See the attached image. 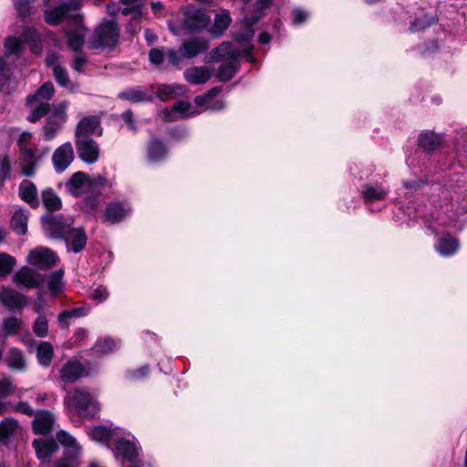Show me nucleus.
<instances>
[{"mask_svg": "<svg viewBox=\"0 0 467 467\" xmlns=\"http://www.w3.org/2000/svg\"><path fill=\"white\" fill-rule=\"evenodd\" d=\"M68 107L67 101H62L53 107V115L58 118L60 121H64L66 119V110Z\"/></svg>", "mask_w": 467, "mask_h": 467, "instance_id": "nucleus-60", "label": "nucleus"}, {"mask_svg": "<svg viewBox=\"0 0 467 467\" xmlns=\"http://www.w3.org/2000/svg\"><path fill=\"white\" fill-rule=\"evenodd\" d=\"M209 47L208 40L201 37H196L185 41L180 47L182 56L186 58H192L198 54L204 52Z\"/></svg>", "mask_w": 467, "mask_h": 467, "instance_id": "nucleus-21", "label": "nucleus"}, {"mask_svg": "<svg viewBox=\"0 0 467 467\" xmlns=\"http://www.w3.org/2000/svg\"><path fill=\"white\" fill-rule=\"evenodd\" d=\"M182 16L183 20V28L194 31L201 30L208 26L210 23V16L204 9L195 6H185L182 8Z\"/></svg>", "mask_w": 467, "mask_h": 467, "instance_id": "nucleus-7", "label": "nucleus"}, {"mask_svg": "<svg viewBox=\"0 0 467 467\" xmlns=\"http://www.w3.org/2000/svg\"><path fill=\"white\" fill-rule=\"evenodd\" d=\"M64 406L68 413L87 419L93 418L100 410L95 395L83 388L68 391L64 398Z\"/></svg>", "mask_w": 467, "mask_h": 467, "instance_id": "nucleus-1", "label": "nucleus"}, {"mask_svg": "<svg viewBox=\"0 0 467 467\" xmlns=\"http://www.w3.org/2000/svg\"><path fill=\"white\" fill-rule=\"evenodd\" d=\"M67 188L74 196L90 192L89 176L82 171L74 173L67 183Z\"/></svg>", "mask_w": 467, "mask_h": 467, "instance_id": "nucleus-16", "label": "nucleus"}, {"mask_svg": "<svg viewBox=\"0 0 467 467\" xmlns=\"http://www.w3.org/2000/svg\"><path fill=\"white\" fill-rule=\"evenodd\" d=\"M293 21L295 25H301L308 16V14L302 9L296 8L293 11Z\"/></svg>", "mask_w": 467, "mask_h": 467, "instance_id": "nucleus-62", "label": "nucleus"}, {"mask_svg": "<svg viewBox=\"0 0 467 467\" xmlns=\"http://www.w3.org/2000/svg\"><path fill=\"white\" fill-rule=\"evenodd\" d=\"M43 223L47 234L53 238H64L72 228L71 223L65 222L60 216H46Z\"/></svg>", "mask_w": 467, "mask_h": 467, "instance_id": "nucleus-10", "label": "nucleus"}, {"mask_svg": "<svg viewBox=\"0 0 467 467\" xmlns=\"http://www.w3.org/2000/svg\"><path fill=\"white\" fill-rule=\"evenodd\" d=\"M98 133L101 135L100 121L95 116L85 117L78 124L76 138H89L90 135Z\"/></svg>", "mask_w": 467, "mask_h": 467, "instance_id": "nucleus-18", "label": "nucleus"}, {"mask_svg": "<svg viewBox=\"0 0 467 467\" xmlns=\"http://www.w3.org/2000/svg\"><path fill=\"white\" fill-rule=\"evenodd\" d=\"M57 256L54 252L44 247L30 251L26 257L28 264L39 269L50 268L57 264Z\"/></svg>", "mask_w": 467, "mask_h": 467, "instance_id": "nucleus-8", "label": "nucleus"}, {"mask_svg": "<svg viewBox=\"0 0 467 467\" xmlns=\"http://www.w3.org/2000/svg\"><path fill=\"white\" fill-rule=\"evenodd\" d=\"M23 40L9 36L5 41V56L19 55L23 49Z\"/></svg>", "mask_w": 467, "mask_h": 467, "instance_id": "nucleus-45", "label": "nucleus"}, {"mask_svg": "<svg viewBox=\"0 0 467 467\" xmlns=\"http://www.w3.org/2000/svg\"><path fill=\"white\" fill-rule=\"evenodd\" d=\"M198 114V111L193 110L192 105L187 101L176 102L172 109H165L161 112L162 119L165 121H175L181 118L192 117Z\"/></svg>", "mask_w": 467, "mask_h": 467, "instance_id": "nucleus-13", "label": "nucleus"}, {"mask_svg": "<svg viewBox=\"0 0 467 467\" xmlns=\"http://www.w3.org/2000/svg\"><path fill=\"white\" fill-rule=\"evenodd\" d=\"M116 348V342L111 338L99 340L94 346V349L99 354H108Z\"/></svg>", "mask_w": 467, "mask_h": 467, "instance_id": "nucleus-50", "label": "nucleus"}, {"mask_svg": "<svg viewBox=\"0 0 467 467\" xmlns=\"http://www.w3.org/2000/svg\"><path fill=\"white\" fill-rule=\"evenodd\" d=\"M74 151L72 145L67 142L58 147L53 153L52 161L56 171L63 172L72 162Z\"/></svg>", "mask_w": 467, "mask_h": 467, "instance_id": "nucleus-12", "label": "nucleus"}, {"mask_svg": "<svg viewBox=\"0 0 467 467\" xmlns=\"http://www.w3.org/2000/svg\"><path fill=\"white\" fill-rule=\"evenodd\" d=\"M19 196L32 208H37L40 204L37 188L31 181L25 180L20 183Z\"/></svg>", "mask_w": 467, "mask_h": 467, "instance_id": "nucleus-23", "label": "nucleus"}, {"mask_svg": "<svg viewBox=\"0 0 467 467\" xmlns=\"http://www.w3.org/2000/svg\"><path fill=\"white\" fill-rule=\"evenodd\" d=\"M6 363L9 368L16 370H23L26 368V361L22 350L16 348L8 349L5 358Z\"/></svg>", "mask_w": 467, "mask_h": 467, "instance_id": "nucleus-31", "label": "nucleus"}, {"mask_svg": "<svg viewBox=\"0 0 467 467\" xmlns=\"http://www.w3.org/2000/svg\"><path fill=\"white\" fill-rule=\"evenodd\" d=\"M119 97L122 99L129 100L133 103L149 101L151 99V93L141 88H130L119 93Z\"/></svg>", "mask_w": 467, "mask_h": 467, "instance_id": "nucleus-29", "label": "nucleus"}, {"mask_svg": "<svg viewBox=\"0 0 467 467\" xmlns=\"http://www.w3.org/2000/svg\"><path fill=\"white\" fill-rule=\"evenodd\" d=\"M389 191L381 184H365L361 190V195L366 202L381 201L386 198Z\"/></svg>", "mask_w": 467, "mask_h": 467, "instance_id": "nucleus-26", "label": "nucleus"}, {"mask_svg": "<svg viewBox=\"0 0 467 467\" xmlns=\"http://www.w3.org/2000/svg\"><path fill=\"white\" fill-rule=\"evenodd\" d=\"M20 431L19 423L12 419L7 418L0 423V442H6L9 437L16 435Z\"/></svg>", "mask_w": 467, "mask_h": 467, "instance_id": "nucleus-34", "label": "nucleus"}, {"mask_svg": "<svg viewBox=\"0 0 467 467\" xmlns=\"http://www.w3.org/2000/svg\"><path fill=\"white\" fill-rule=\"evenodd\" d=\"M89 182H90V192H99V190L102 187L109 185L108 179L102 175L89 177Z\"/></svg>", "mask_w": 467, "mask_h": 467, "instance_id": "nucleus-54", "label": "nucleus"}, {"mask_svg": "<svg viewBox=\"0 0 467 467\" xmlns=\"http://www.w3.org/2000/svg\"><path fill=\"white\" fill-rule=\"evenodd\" d=\"M74 26H76V29L67 33V42L68 46L74 51L80 52L79 49L84 44L85 28L82 25V20L80 21V24Z\"/></svg>", "mask_w": 467, "mask_h": 467, "instance_id": "nucleus-32", "label": "nucleus"}, {"mask_svg": "<svg viewBox=\"0 0 467 467\" xmlns=\"http://www.w3.org/2000/svg\"><path fill=\"white\" fill-rule=\"evenodd\" d=\"M76 147L79 158L86 163H94L99 157V147L90 138H76Z\"/></svg>", "mask_w": 467, "mask_h": 467, "instance_id": "nucleus-9", "label": "nucleus"}, {"mask_svg": "<svg viewBox=\"0 0 467 467\" xmlns=\"http://www.w3.org/2000/svg\"><path fill=\"white\" fill-rule=\"evenodd\" d=\"M42 201L49 212L57 211L61 208L62 203L58 195L53 189L47 188L42 192Z\"/></svg>", "mask_w": 467, "mask_h": 467, "instance_id": "nucleus-39", "label": "nucleus"}, {"mask_svg": "<svg viewBox=\"0 0 467 467\" xmlns=\"http://www.w3.org/2000/svg\"><path fill=\"white\" fill-rule=\"evenodd\" d=\"M36 0H14V5L21 16L30 13L31 5Z\"/></svg>", "mask_w": 467, "mask_h": 467, "instance_id": "nucleus-55", "label": "nucleus"}, {"mask_svg": "<svg viewBox=\"0 0 467 467\" xmlns=\"http://www.w3.org/2000/svg\"><path fill=\"white\" fill-rule=\"evenodd\" d=\"M167 155V149L162 142L153 140L148 147V158L151 162H157L163 160Z\"/></svg>", "mask_w": 467, "mask_h": 467, "instance_id": "nucleus-40", "label": "nucleus"}, {"mask_svg": "<svg viewBox=\"0 0 467 467\" xmlns=\"http://www.w3.org/2000/svg\"><path fill=\"white\" fill-rule=\"evenodd\" d=\"M32 134L28 131H24L20 134L17 144L22 153V172L24 175L31 177L35 174L36 164L40 159L38 155L31 147L30 140Z\"/></svg>", "mask_w": 467, "mask_h": 467, "instance_id": "nucleus-6", "label": "nucleus"}, {"mask_svg": "<svg viewBox=\"0 0 467 467\" xmlns=\"http://www.w3.org/2000/svg\"><path fill=\"white\" fill-rule=\"evenodd\" d=\"M186 88L182 85H161L158 88L157 95L161 100L171 99L185 93Z\"/></svg>", "mask_w": 467, "mask_h": 467, "instance_id": "nucleus-35", "label": "nucleus"}, {"mask_svg": "<svg viewBox=\"0 0 467 467\" xmlns=\"http://www.w3.org/2000/svg\"><path fill=\"white\" fill-rule=\"evenodd\" d=\"M165 55L168 57L170 64H171V65H177L181 61V58H180L177 51L174 49H167L165 51Z\"/></svg>", "mask_w": 467, "mask_h": 467, "instance_id": "nucleus-63", "label": "nucleus"}, {"mask_svg": "<svg viewBox=\"0 0 467 467\" xmlns=\"http://www.w3.org/2000/svg\"><path fill=\"white\" fill-rule=\"evenodd\" d=\"M79 461H77L76 458H74L71 462H68V457L66 460H61L57 463H56L55 467H78L79 466Z\"/></svg>", "mask_w": 467, "mask_h": 467, "instance_id": "nucleus-64", "label": "nucleus"}, {"mask_svg": "<svg viewBox=\"0 0 467 467\" xmlns=\"http://www.w3.org/2000/svg\"><path fill=\"white\" fill-rule=\"evenodd\" d=\"M63 239L67 243V251L78 253L86 246L88 238L83 229L71 228Z\"/></svg>", "mask_w": 467, "mask_h": 467, "instance_id": "nucleus-20", "label": "nucleus"}, {"mask_svg": "<svg viewBox=\"0 0 467 467\" xmlns=\"http://www.w3.org/2000/svg\"><path fill=\"white\" fill-rule=\"evenodd\" d=\"M88 434L92 440L105 443L107 447L111 448L114 440L119 436L120 430L101 425L91 429Z\"/></svg>", "mask_w": 467, "mask_h": 467, "instance_id": "nucleus-15", "label": "nucleus"}, {"mask_svg": "<svg viewBox=\"0 0 467 467\" xmlns=\"http://www.w3.org/2000/svg\"><path fill=\"white\" fill-rule=\"evenodd\" d=\"M211 71L206 67H192L184 71V78L190 84L202 85L211 78Z\"/></svg>", "mask_w": 467, "mask_h": 467, "instance_id": "nucleus-25", "label": "nucleus"}, {"mask_svg": "<svg viewBox=\"0 0 467 467\" xmlns=\"http://www.w3.org/2000/svg\"><path fill=\"white\" fill-rule=\"evenodd\" d=\"M0 298L4 305L11 308L22 307L26 302L25 296L9 288L4 289L0 293Z\"/></svg>", "mask_w": 467, "mask_h": 467, "instance_id": "nucleus-28", "label": "nucleus"}, {"mask_svg": "<svg viewBox=\"0 0 467 467\" xmlns=\"http://www.w3.org/2000/svg\"><path fill=\"white\" fill-rule=\"evenodd\" d=\"M62 121L49 118L44 126V137L50 140L57 135Z\"/></svg>", "mask_w": 467, "mask_h": 467, "instance_id": "nucleus-48", "label": "nucleus"}, {"mask_svg": "<svg viewBox=\"0 0 467 467\" xmlns=\"http://www.w3.org/2000/svg\"><path fill=\"white\" fill-rule=\"evenodd\" d=\"M459 248L458 241L453 237H443L439 240L436 249L440 254L449 256L457 252Z\"/></svg>", "mask_w": 467, "mask_h": 467, "instance_id": "nucleus-38", "label": "nucleus"}, {"mask_svg": "<svg viewBox=\"0 0 467 467\" xmlns=\"http://www.w3.org/2000/svg\"><path fill=\"white\" fill-rule=\"evenodd\" d=\"M120 432L117 440H114V453L116 457H121L126 461H132L138 456L139 448L134 441L121 438Z\"/></svg>", "mask_w": 467, "mask_h": 467, "instance_id": "nucleus-14", "label": "nucleus"}, {"mask_svg": "<svg viewBox=\"0 0 467 467\" xmlns=\"http://www.w3.org/2000/svg\"><path fill=\"white\" fill-rule=\"evenodd\" d=\"M33 430L36 434H46L52 431L55 418L53 414L47 410L38 411L33 420Z\"/></svg>", "mask_w": 467, "mask_h": 467, "instance_id": "nucleus-22", "label": "nucleus"}, {"mask_svg": "<svg viewBox=\"0 0 467 467\" xmlns=\"http://www.w3.org/2000/svg\"><path fill=\"white\" fill-rule=\"evenodd\" d=\"M33 445L38 459L43 462H48L52 454L58 449V446L54 440H35Z\"/></svg>", "mask_w": 467, "mask_h": 467, "instance_id": "nucleus-24", "label": "nucleus"}, {"mask_svg": "<svg viewBox=\"0 0 467 467\" xmlns=\"http://www.w3.org/2000/svg\"><path fill=\"white\" fill-rule=\"evenodd\" d=\"M130 211V208L121 202L109 203L105 212V218L111 223L120 222Z\"/></svg>", "mask_w": 467, "mask_h": 467, "instance_id": "nucleus-27", "label": "nucleus"}, {"mask_svg": "<svg viewBox=\"0 0 467 467\" xmlns=\"http://www.w3.org/2000/svg\"><path fill=\"white\" fill-rule=\"evenodd\" d=\"M28 212L25 209H18L15 212L11 219L12 229L20 235H24L27 231Z\"/></svg>", "mask_w": 467, "mask_h": 467, "instance_id": "nucleus-30", "label": "nucleus"}, {"mask_svg": "<svg viewBox=\"0 0 467 467\" xmlns=\"http://www.w3.org/2000/svg\"><path fill=\"white\" fill-rule=\"evenodd\" d=\"M82 6L80 0H67L59 5L45 11V20L51 26H57L63 21H70L78 25L82 19L78 10Z\"/></svg>", "mask_w": 467, "mask_h": 467, "instance_id": "nucleus-4", "label": "nucleus"}, {"mask_svg": "<svg viewBox=\"0 0 467 467\" xmlns=\"http://www.w3.org/2000/svg\"><path fill=\"white\" fill-rule=\"evenodd\" d=\"M22 37L24 42H32L31 51L34 54L38 55L41 53L42 46L38 43L39 37L34 28H26Z\"/></svg>", "mask_w": 467, "mask_h": 467, "instance_id": "nucleus-43", "label": "nucleus"}, {"mask_svg": "<svg viewBox=\"0 0 467 467\" xmlns=\"http://www.w3.org/2000/svg\"><path fill=\"white\" fill-rule=\"evenodd\" d=\"M436 22V17L434 16H429L427 14H422L420 16L416 17L414 21L411 22L410 31L411 32H419L424 30L429 27L431 24Z\"/></svg>", "mask_w": 467, "mask_h": 467, "instance_id": "nucleus-42", "label": "nucleus"}, {"mask_svg": "<svg viewBox=\"0 0 467 467\" xmlns=\"http://www.w3.org/2000/svg\"><path fill=\"white\" fill-rule=\"evenodd\" d=\"M57 438L62 445L67 447L65 456L62 460H66L68 457V462H71L74 458L78 461V456L81 453V448L77 440L65 431H58Z\"/></svg>", "mask_w": 467, "mask_h": 467, "instance_id": "nucleus-17", "label": "nucleus"}, {"mask_svg": "<svg viewBox=\"0 0 467 467\" xmlns=\"http://www.w3.org/2000/svg\"><path fill=\"white\" fill-rule=\"evenodd\" d=\"M221 92L220 88H213L203 96H197L194 99V104L196 107L201 108L203 111H206V106L211 105L212 100Z\"/></svg>", "mask_w": 467, "mask_h": 467, "instance_id": "nucleus-44", "label": "nucleus"}, {"mask_svg": "<svg viewBox=\"0 0 467 467\" xmlns=\"http://www.w3.org/2000/svg\"><path fill=\"white\" fill-rule=\"evenodd\" d=\"M16 259L8 254H0V278L6 276L14 268Z\"/></svg>", "mask_w": 467, "mask_h": 467, "instance_id": "nucleus-46", "label": "nucleus"}, {"mask_svg": "<svg viewBox=\"0 0 467 467\" xmlns=\"http://www.w3.org/2000/svg\"><path fill=\"white\" fill-rule=\"evenodd\" d=\"M10 174V160L7 156L0 159V187Z\"/></svg>", "mask_w": 467, "mask_h": 467, "instance_id": "nucleus-58", "label": "nucleus"}, {"mask_svg": "<svg viewBox=\"0 0 467 467\" xmlns=\"http://www.w3.org/2000/svg\"><path fill=\"white\" fill-rule=\"evenodd\" d=\"M14 391L15 387L9 379L4 378L0 379V399L11 395Z\"/></svg>", "mask_w": 467, "mask_h": 467, "instance_id": "nucleus-56", "label": "nucleus"}, {"mask_svg": "<svg viewBox=\"0 0 467 467\" xmlns=\"http://www.w3.org/2000/svg\"><path fill=\"white\" fill-rule=\"evenodd\" d=\"M252 49V47L245 48L242 53L230 42H223L215 48L212 54V58L215 61L223 60L217 72L220 80L228 81L234 77L236 71L234 61L242 55L253 61Z\"/></svg>", "mask_w": 467, "mask_h": 467, "instance_id": "nucleus-2", "label": "nucleus"}, {"mask_svg": "<svg viewBox=\"0 0 467 467\" xmlns=\"http://www.w3.org/2000/svg\"><path fill=\"white\" fill-rule=\"evenodd\" d=\"M119 33V29L114 22L109 21L101 24L92 36V47L112 49L118 44Z\"/></svg>", "mask_w": 467, "mask_h": 467, "instance_id": "nucleus-5", "label": "nucleus"}, {"mask_svg": "<svg viewBox=\"0 0 467 467\" xmlns=\"http://www.w3.org/2000/svg\"><path fill=\"white\" fill-rule=\"evenodd\" d=\"M33 330L37 337H46L48 332L47 319L43 316L38 317L34 323Z\"/></svg>", "mask_w": 467, "mask_h": 467, "instance_id": "nucleus-52", "label": "nucleus"}, {"mask_svg": "<svg viewBox=\"0 0 467 467\" xmlns=\"http://www.w3.org/2000/svg\"><path fill=\"white\" fill-rule=\"evenodd\" d=\"M109 296V291L105 286L99 285L90 295V298L97 301H105Z\"/></svg>", "mask_w": 467, "mask_h": 467, "instance_id": "nucleus-61", "label": "nucleus"}, {"mask_svg": "<svg viewBox=\"0 0 467 467\" xmlns=\"http://www.w3.org/2000/svg\"><path fill=\"white\" fill-rule=\"evenodd\" d=\"M99 192H90V195H88L82 204V208L87 213H91L95 211L99 203Z\"/></svg>", "mask_w": 467, "mask_h": 467, "instance_id": "nucleus-51", "label": "nucleus"}, {"mask_svg": "<svg viewBox=\"0 0 467 467\" xmlns=\"http://www.w3.org/2000/svg\"><path fill=\"white\" fill-rule=\"evenodd\" d=\"M54 356L53 347L48 342H42L36 348V358L39 364L48 367Z\"/></svg>", "mask_w": 467, "mask_h": 467, "instance_id": "nucleus-41", "label": "nucleus"}, {"mask_svg": "<svg viewBox=\"0 0 467 467\" xmlns=\"http://www.w3.org/2000/svg\"><path fill=\"white\" fill-rule=\"evenodd\" d=\"M230 23V13L227 10H223L215 16L213 26H212L210 31L212 34L218 36L227 29Z\"/></svg>", "mask_w": 467, "mask_h": 467, "instance_id": "nucleus-36", "label": "nucleus"}, {"mask_svg": "<svg viewBox=\"0 0 467 467\" xmlns=\"http://www.w3.org/2000/svg\"><path fill=\"white\" fill-rule=\"evenodd\" d=\"M13 280L26 288H36L44 282V275L30 267L23 266L14 275Z\"/></svg>", "mask_w": 467, "mask_h": 467, "instance_id": "nucleus-11", "label": "nucleus"}, {"mask_svg": "<svg viewBox=\"0 0 467 467\" xmlns=\"http://www.w3.org/2000/svg\"><path fill=\"white\" fill-rule=\"evenodd\" d=\"M22 322L16 317H9L4 321V330L7 336L15 335L21 329Z\"/></svg>", "mask_w": 467, "mask_h": 467, "instance_id": "nucleus-53", "label": "nucleus"}, {"mask_svg": "<svg viewBox=\"0 0 467 467\" xmlns=\"http://www.w3.org/2000/svg\"><path fill=\"white\" fill-rule=\"evenodd\" d=\"M59 373L62 381L74 383L85 375V369L79 362L69 360L62 366Z\"/></svg>", "mask_w": 467, "mask_h": 467, "instance_id": "nucleus-19", "label": "nucleus"}, {"mask_svg": "<svg viewBox=\"0 0 467 467\" xmlns=\"http://www.w3.org/2000/svg\"><path fill=\"white\" fill-rule=\"evenodd\" d=\"M87 62V57L83 53L76 52L71 67L75 71L82 72Z\"/></svg>", "mask_w": 467, "mask_h": 467, "instance_id": "nucleus-57", "label": "nucleus"}, {"mask_svg": "<svg viewBox=\"0 0 467 467\" xmlns=\"http://www.w3.org/2000/svg\"><path fill=\"white\" fill-rule=\"evenodd\" d=\"M63 275L64 271L58 270L48 276L47 285L52 293L56 294L61 287Z\"/></svg>", "mask_w": 467, "mask_h": 467, "instance_id": "nucleus-49", "label": "nucleus"}, {"mask_svg": "<svg viewBox=\"0 0 467 467\" xmlns=\"http://www.w3.org/2000/svg\"><path fill=\"white\" fill-rule=\"evenodd\" d=\"M54 93L55 88L53 83L47 81L35 94L27 97L26 106L30 109L27 119L30 122H36L49 111V100L54 96Z\"/></svg>", "mask_w": 467, "mask_h": 467, "instance_id": "nucleus-3", "label": "nucleus"}, {"mask_svg": "<svg viewBox=\"0 0 467 467\" xmlns=\"http://www.w3.org/2000/svg\"><path fill=\"white\" fill-rule=\"evenodd\" d=\"M53 75L56 81L63 88H67L71 92H75L78 86L70 80L67 69L63 67H55Z\"/></svg>", "mask_w": 467, "mask_h": 467, "instance_id": "nucleus-37", "label": "nucleus"}, {"mask_svg": "<svg viewBox=\"0 0 467 467\" xmlns=\"http://www.w3.org/2000/svg\"><path fill=\"white\" fill-rule=\"evenodd\" d=\"M164 48H152L149 52L150 61L154 65H160L163 62L165 55Z\"/></svg>", "mask_w": 467, "mask_h": 467, "instance_id": "nucleus-59", "label": "nucleus"}, {"mask_svg": "<svg viewBox=\"0 0 467 467\" xmlns=\"http://www.w3.org/2000/svg\"><path fill=\"white\" fill-rule=\"evenodd\" d=\"M433 192L438 193V199H433V202L441 206L447 205L451 199V192L447 188H441L439 184L432 186Z\"/></svg>", "mask_w": 467, "mask_h": 467, "instance_id": "nucleus-47", "label": "nucleus"}, {"mask_svg": "<svg viewBox=\"0 0 467 467\" xmlns=\"http://www.w3.org/2000/svg\"><path fill=\"white\" fill-rule=\"evenodd\" d=\"M419 146L424 150L431 151L436 150L441 143V137L434 132H424L419 136Z\"/></svg>", "mask_w": 467, "mask_h": 467, "instance_id": "nucleus-33", "label": "nucleus"}]
</instances>
